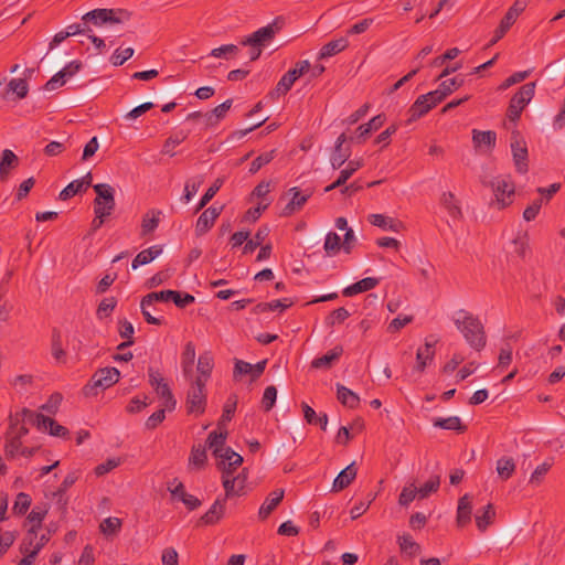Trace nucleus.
<instances>
[{"label":"nucleus","instance_id":"1","mask_svg":"<svg viewBox=\"0 0 565 565\" xmlns=\"http://www.w3.org/2000/svg\"><path fill=\"white\" fill-rule=\"evenodd\" d=\"M456 315L454 322L467 343L476 351H481L487 344V335L480 319L462 309Z\"/></svg>","mask_w":565,"mask_h":565},{"label":"nucleus","instance_id":"2","mask_svg":"<svg viewBox=\"0 0 565 565\" xmlns=\"http://www.w3.org/2000/svg\"><path fill=\"white\" fill-rule=\"evenodd\" d=\"M132 13L127 9H94L82 17L79 25L81 34L93 33L90 24L103 26L105 24H121L131 19Z\"/></svg>","mask_w":565,"mask_h":565},{"label":"nucleus","instance_id":"3","mask_svg":"<svg viewBox=\"0 0 565 565\" xmlns=\"http://www.w3.org/2000/svg\"><path fill=\"white\" fill-rule=\"evenodd\" d=\"M120 379V372L116 367L98 369L83 387L86 397L97 396L98 390H107L115 385Z\"/></svg>","mask_w":565,"mask_h":565},{"label":"nucleus","instance_id":"4","mask_svg":"<svg viewBox=\"0 0 565 565\" xmlns=\"http://www.w3.org/2000/svg\"><path fill=\"white\" fill-rule=\"evenodd\" d=\"M206 384L202 376H196L191 382L190 388L186 392L185 409L188 414L201 416L206 407Z\"/></svg>","mask_w":565,"mask_h":565},{"label":"nucleus","instance_id":"5","mask_svg":"<svg viewBox=\"0 0 565 565\" xmlns=\"http://www.w3.org/2000/svg\"><path fill=\"white\" fill-rule=\"evenodd\" d=\"M535 94V83L530 82L522 85L510 99L507 118L514 125L520 120L522 111L532 100Z\"/></svg>","mask_w":565,"mask_h":565},{"label":"nucleus","instance_id":"6","mask_svg":"<svg viewBox=\"0 0 565 565\" xmlns=\"http://www.w3.org/2000/svg\"><path fill=\"white\" fill-rule=\"evenodd\" d=\"M482 183L493 191L494 199L490 202V205H497L499 210H502L512 203L515 188L509 178H494L489 182L482 181Z\"/></svg>","mask_w":565,"mask_h":565},{"label":"nucleus","instance_id":"7","mask_svg":"<svg viewBox=\"0 0 565 565\" xmlns=\"http://www.w3.org/2000/svg\"><path fill=\"white\" fill-rule=\"evenodd\" d=\"M511 151L516 172L525 174L529 171V152L526 142L518 129H513L511 132Z\"/></svg>","mask_w":565,"mask_h":565},{"label":"nucleus","instance_id":"8","mask_svg":"<svg viewBox=\"0 0 565 565\" xmlns=\"http://www.w3.org/2000/svg\"><path fill=\"white\" fill-rule=\"evenodd\" d=\"M93 189L96 193V198L94 199V210L98 212L102 211L110 216L116 206L115 189L108 183L95 184L93 185Z\"/></svg>","mask_w":565,"mask_h":565},{"label":"nucleus","instance_id":"9","mask_svg":"<svg viewBox=\"0 0 565 565\" xmlns=\"http://www.w3.org/2000/svg\"><path fill=\"white\" fill-rule=\"evenodd\" d=\"M310 71V63L307 60L298 61L295 67L282 75L277 83L275 93L278 96L286 95L295 84V82Z\"/></svg>","mask_w":565,"mask_h":565},{"label":"nucleus","instance_id":"10","mask_svg":"<svg viewBox=\"0 0 565 565\" xmlns=\"http://www.w3.org/2000/svg\"><path fill=\"white\" fill-rule=\"evenodd\" d=\"M222 211H223V205H221V206L211 205L210 207L204 210L196 221L195 235L198 237H200V236H203L204 234H206L212 228V226L214 225L216 218L220 216Z\"/></svg>","mask_w":565,"mask_h":565},{"label":"nucleus","instance_id":"11","mask_svg":"<svg viewBox=\"0 0 565 565\" xmlns=\"http://www.w3.org/2000/svg\"><path fill=\"white\" fill-rule=\"evenodd\" d=\"M347 141L348 137L344 132L341 134L335 140L333 151L330 156V163L334 170L340 169L351 157V147L344 146Z\"/></svg>","mask_w":565,"mask_h":565},{"label":"nucleus","instance_id":"12","mask_svg":"<svg viewBox=\"0 0 565 565\" xmlns=\"http://www.w3.org/2000/svg\"><path fill=\"white\" fill-rule=\"evenodd\" d=\"M437 340L434 339L433 335H429L425 339V344L424 347H420L418 350H417V353H416V366H415V370L418 371V372H424L427 364L429 362L433 361L434 356H435V344H436Z\"/></svg>","mask_w":565,"mask_h":565},{"label":"nucleus","instance_id":"13","mask_svg":"<svg viewBox=\"0 0 565 565\" xmlns=\"http://www.w3.org/2000/svg\"><path fill=\"white\" fill-rule=\"evenodd\" d=\"M19 164V157L12 150L4 149L0 156V182H7Z\"/></svg>","mask_w":565,"mask_h":565},{"label":"nucleus","instance_id":"14","mask_svg":"<svg viewBox=\"0 0 565 565\" xmlns=\"http://www.w3.org/2000/svg\"><path fill=\"white\" fill-rule=\"evenodd\" d=\"M267 364V360H263L257 362L256 364H250L248 362L236 360L234 366V377L236 379L238 375H250L252 381L257 380L265 371Z\"/></svg>","mask_w":565,"mask_h":565},{"label":"nucleus","instance_id":"15","mask_svg":"<svg viewBox=\"0 0 565 565\" xmlns=\"http://www.w3.org/2000/svg\"><path fill=\"white\" fill-rule=\"evenodd\" d=\"M225 504V499H221V497H217L214 503L207 510V512L200 518L198 525L216 524L224 516Z\"/></svg>","mask_w":565,"mask_h":565},{"label":"nucleus","instance_id":"16","mask_svg":"<svg viewBox=\"0 0 565 565\" xmlns=\"http://www.w3.org/2000/svg\"><path fill=\"white\" fill-rule=\"evenodd\" d=\"M289 193L292 194V198L290 202L284 207L281 212L282 216H290L295 212L300 211L312 195V192L302 194L299 188L297 186L289 189Z\"/></svg>","mask_w":565,"mask_h":565},{"label":"nucleus","instance_id":"17","mask_svg":"<svg viewBox=\"0 0 565 565\" xmlns=\"http://www.w3.org/2000/svg\"><path fill=\"white\" fill-rule=\"evenodd\" d=\"M78 475L76 472H70L64 478L57 490L54 492V497L56 498V504L63 513L66 512L68 498L66 495L67 490L77 481Z\"/></svg>","mask_w":565,"mask_h":565},{"label":"nucleus","instance_id":"18","mask_svg":"<svg viewBox=\"0 0 565 565\" xmlns=\"http://www.w3.org/2000/svg\"><path fill=\"white\" fill-rule=\"evenodd\" d=\"M363 167V160H349L347 167L342 169L339 173V177L334 182L324 188V192H330L334 189H338L347 183V181L360 169Z\"/></svg>","mask_w":565,"mask_h":565},{"label":"nucleus","instance_id":"19","mask_svg":"<svg viewBox=\"0 0 565 565\" xmlns=\"http://www.w3.org/2000/svg\"><path fill=\"white\" fill-rule=\"evenodd\" d=\"M284 495L285 491L282 489H276L271 491L259 508V519L266 520L271 514V512L280 504V502L284 499Z\"/></svg>","mask_w":565,"mask_h":565},{"label":"nucleus","instance_id":"20","mask_svg":"<svg viewBox=\"0 0 565 565\" xmlns=\"http://www.w3.org/2000/svg\"><path fill=\"white\" fill-rule=\"evenodd\" d=\"M343 353L342 345H335L332 350L322 356L311 361V367L317 370H330Z\"/></svg>","mask_w":565,"mask_h":565},{"label":"nucleus","instance_id":"21","mask_svg":"<svg viewBox=\"0 0 565 565\" xmlns=\"http://www.w3.org/2000/svg\"><path fill=\"white\" fill-rule=\"evenodd\" d=\"M471 513H472V498L466 493L458 500L457 508V525L459 527H465L467 524L471 522Z\"/></svg>","mask_w":565,"mask_h":565},{"label":"nucleus","instance_id":"22","mask_svg":"<svg viewBox=\"0 0 565 565\" xmlns=\"http://www.w3.org/2000/svg\"><path fill=\"white\" fill-rule=\"evenodd\" d=\"M356 472H358V470L355 468L354 462L347 466L335 477L333 484H332V491L340 492V491L344 490L345 488H348L351 484V482L355 479Z\"/></svg>","mask_w":565,"mask_h":565},{"label":"nucleus","instance_id":"23","mask_svg":"<svg viewBox=\"0 0 565 565\" xmlns=\"http://www.w3.org/2000/svg\"><path fill=\"white\" fill-rule=\"evenodd\" d=\"M161 215L162 211L157 209H151L143 214L141 220V237H147L156 231L159 226Z\"/></svg>","mask_w":565,"mask_h":565},{"label":"nucleus","instance_id":"24","mask_svg":"<svg viewBox=\"0 0 565 565\" xmlns=\"http://www.w3.org/2000/svg\"><path fill=\"white\" fill-rule=\"evenodd\" d=\"M274 38L275 36L271 34V30L263 26V28L258 29L257 31L253 32L250 35L244 38L239 43L243 46L259 45L260 47H264Z\"/></svg>","mask_w":565,"mask_h":565},{"label":"nucleus","instance_id":"25","mask_svg":"<svg viewBox=\"0 0 565 565\" xmlns=\"http://www.w3.org/2000/svg\"><path fill=\"white\" fill-rule=\"evenodd\" d=\"M380 284V278L376 277H366L363 278L342 290V295L344 297H352L361 292L369 291L375 288Z\"/></svg>","mask_w":565,"mask_h":565},{"label":"nucleus","instance_id":"26","mask_svg":"<svg viewBox=\"0 0 565 565\" xmlns=\"http://www.w3.org/2000/svg\"><path fill=\"white\" fill-rule=\"evenodd\" d=\"M228 431L226 428L213 430L206 438V446L212 450L214 457L221 456L226 443Z\"/></svg>","mask_w":565,"mask_h":565},{"label":"nucleus","instance_id":"27","mask_svg":"<svg viewBox=\"0 0 565 565\" xmlns=\"http://www.w3.org/2000/svg\"><path fill=\"white\" fill-rule=\"evenodd\" d=\"M433 105L427 99H422L420 96L413 103V105L407 110L408 118L406 120V125H409L426 114H428L433 109Z\"/></svg>","mask_w":565,"mask_h":565},{"label":"nucleus","instance_id":"28","mask_svg":"<svg viewBox=\"0 0 565 565\" xmlns=\"http://www.w3.org/2000/svg\"><path fill=\"white\" fill-rule=\"evenodd\" d=\"M33 532L30 534H25L20 544V552L23 554V558L20 561L19 565H33L39 552L32 548L33 542L32 540Z\"/></svg>","mask_w":565,"mask_h":565},{"label":"nucleus","instance_id":"29","mask_svg":"<svg viewBox=\"0 0 565 565\" xmlns=\"http://www.w3.org/2000/svg\"><path fill=\"white\" fill-rule=\"evenodd\" d=\"M386 117L384 114H379L370 119L369 122L358 127L355 138L358 140H365L372 131L379 130L385 122Z\"/></svg>","mask_w":565,"mask_h":565},{"label":"nucleus","instance_id":"30","mask_svg":"<svg viewBox=\"0 0 565 565\" xmlns=\"http://www.w3.org/2000/svg\"><path fill=\"white\" fill-rule=\"evenodd\" d=\"M337 398L343 406L350 409H355L360 405L359 395L342 384H337Z\"/></svg>","mask_w":565,"mask_h":565},{"label":"nucleus","instance_id":"31","mask_svg":"<svg viewBox=\"0 0 565 565\" xmlns=\"http://www.w3.org/2000/svg\"><path fill=\"white\" fill-rule=\"evenodd\" d=\"M233 99L230 98L213 108L211 111L205 113L204 119L206 121V126H215L220 120H222L226 116V113L231 109Z\"/></svg>","mask_w":565,"mask_h":565},{"label":"nucleus","instance_id":"32","mask_svg":"<svg viewBox=\"0 0 565 565\" xmlns=\"http://www.w3.org/2000/svg\"><path fill=\"white\" fill-rule=\"evenodd\" d=\"M161 245H153L147 249L141 250L132 259L131 267L132 269H137L139 266L147 265L151 263L154 258H157L162 253Z\"/></svg>","mask_w":565,"mask_h":565},{"label":"nucleus","instance_id":"33","mask_svg":"<svg viewBox=\"0 0 565 565\" xmlns=\"http://www.w3.org/2000/svg\"><path fill=\"white\" fill-rule=\"evenodd\" d=\"M45 515L46 510L41 509L39 507L33 508L32 511L28 514L24 525H26V523H30L31 526L25 534H30V532L32 531V540H36L38 531L42 527V522L45 519Z\"/></svg>","mask_w":565,"mask_h":565},{"label":"nucleus","instance_id":"34","mask_svg":"<svg viewBox=\"0 0 565 565\" xmlns=\"http://www.w3.org/2000/svg\"><path fill=\"white\" fill-rule=\"evenodd\" d=\"M349 45V41L347 38H340L337 40H332L328 43H326L319 52V58H328L331 56H334L339 54L340 52L344 51Z\"/></svg>","mask_w":565,"mask_h":565},{"label":"nucleus","instance_id":"35","mask_svg":"<svg viewBox=\"0 0 565 565\" xmlns=\"http://www.w3.org/2000/svg\"><path fill=\"white\" fill-rule=\"evenodd\" d=\"M433 425L437 428L455 430L458 434H462L467 430V426L462 424L461 419L458 416H450L448 418H435L433 420Z\"/></svg>","mask_w":565,"mask_h":565},{"label":"nucleus","instance_id":"36","mask_svg":"<svg viewBox=\"0 0 565 565\" xmlns=\"http://www.w3.org/2000/svg\"><path fill=\"white\" fill-rule=\"evenodd\" d=\"M195 361V345L189 341L184 345V350L181 355L182 371L185 377L190 376L193 372V365Z\"/></svg>","mask_w":565,"mask_h":565},{"label":"nucleus","instance_id":"37","mask_svg":"<svg viewBox=\"0 0 565 565\" xmlns=\"http://www.w3.org/2000/svg\"><path fill=\"white\" fill-rule=\"evenodd\" d=\"M369 221L374 226L381 227L382 230H390L392 232H398L402 227V222L383 214H371L369 216Z\"/></svg>","mask_w":565,"mask_h":565},{"label":"nucleus","instance_id":"38","mask_svg":"<svg viewBox=\"0 0 565 565\" xmlns=\"http://www.w3.org/2000/svg\"><path fill=\"white\" fill-rule=\"evenodd\" d=\"M268 234H269V227L267 225H262L260 227H258L254 237L252 239L247 238V241L243 247V254H245V255L250 254L257 247H260L263 245V242L268 236Z\"/></svg>","mask_w":565,"mask_h":565},{"label":"nucleus","instance_id":"39","mask_svg":"<svg viewBox=\"0 0 565 565\" xmlns=\"http://www.w3.org/2000/svg\"><path fill=\"white\" fill-rule=\"evenodd\" d=\"M497 141V134L492 130H472V142L476 148L486 146L488 148H494Z\"/></svg>","mask_w":565,"mask_h":565},{"label":"nucleus","instance_id":"40","mask_svg":"<svg viewBox=\"0 0 565 565\" xmlns=\"http://www.w3.org/2000/svg\"><path fill=\"white\" fill-rule=\"evenodd\" d=\"M207 461L206 447L201 444H194L191 448L189 465L196 469L205 467Z\"/></svg>","mask_w":565,"mask_h":565},{"label":"nucleus","instance_id":"41","mask_svg":"<svg viewBox=\"0 0 565 565\" xmlns=\"http://www.w3.org/2000/svg\"><path fill=\"white\" fill-rule=\"evenodd\" d=\"M397 542L401 552L408 555L409 557H414L420 552V545L417 542H415L413 536L408 533L399 535Z\"/></svg>","mask_w":565,"mask_h":565},{"label":"nucleus","instance_id":"42","mask_svg":"<svg viewBox=\"0 0 565 565\" xmlns=\"http://www.w3.org/2000/svg\"><path fill=\"white\" fill-rule=\"evenodd\" d=\"M22 420L30 423L35 426L40 431H46V419L47 417L41 413L33 412L29 408H22L21 411Z\"/></svg>","mask_w":565,"mask_h":565},{"label":"nucleus","instance_id":"43","mask_svg":"<svg viewBox=\"0 0 565 565\" xmlns=\"http://www.w3.org/2000/svg\"><path fill=\"white\" fill-rule=\"evenodd\" d=\"M495 518L493 504L488 503L481 514L476 515V525L480 532H484Z\"/></svg>","mask_w":565,"mask_h":565},{"label":"nucleus","instance_id":"44","mask_svg":"<svg viewBox=\"0 0 565 565\" xmlns=\"http://www.w3.org/2000/svg\"><path fill=\"white\" fill-rule=\"evenodd\" d=\"M214 366L213 356L210 352H204L199 356L198 360V376H202L203 380H205V383L211 376L212 370Z\"/></svg>","mask_w":565,"mask_h":565},{"label":"nucleus","instance_id":"45","mask_svg":"<svg viewBox=\"0 0 565 565\" xmlns=\"http://www.w3.org/2000/svg\"><path fill=\"white\" fill-rule=\"evenodd\" d=\"M22 447L19 436H12V431L6 433L4 454L7 459H13L20 454Z\"/></svg>","mask_w":565,"mask_h":565},{"label":"nucleus","instance_id":"46","mask_svg":"<svg viewBox=\"0 0 565 565\" xmlns=\"http://www.w3.org/2000/svg\"><path fill=\"white\" fill-rule=\"evenodd\" d=\"M515 471V462L511 457H502L497 461V472L502 480L510 479Z\"/></svg>","mask_w":565,"mask_h":565},{"label":"nucleus","instance_id":"47","mask_svg":"<svg viewBox=\"0 0 565 565\" xmlns=\"http://www.w3.org/2000/svg\"><path fill=\"white\" fill-rule=\"evenodd\" d=\"M236 396L228 397L224 407H223V414L221 418L217 422V428L221 430L222 428H226V423L231 422L235 411H236Z\"/></svg>","mask_w":565,"mask_h":565},{"label":"nucleus","instance_id":"48","mask_svg":"<svg viewBox=\"0 0 565 565\" xmlns=\"http://www.w3.org/2000/svg\"><path fill=\"white\" fill-rule=\"evenodd\" d=\"M440 203L452 217L457 218L461 216V209L458 205L455 194L452 192L443 193Z\"/></svg>","mask_w":565,"mask_h":565},{"label":"nucleus","instance_id":"49","mask_svg":"<svg viewBox=\"0 0 565 565\" xmlns=\"http://www.w3.org/2000/svg\"><path fill=\"white\" fill-rule=\"evenodd\" d=\"M342 248L341 238L335 232H329L324 239L323 249L328 256L337 255Z\"/></svg>","mask_w":565,"mask_h":565},{"label":"nucleus","instance_id":"50","mask_svg":"<svg viewBox=\"0 0 565 565\" xmlns=\"http://www.w3.org/2000/svg\"><path fill=\"white\" fill-rule=\"evenodd\" d=\"M173 295V290L167 289V290H160V291H153L148 295H146L141 299V305L143 306H152L156 301H171Z\"/></svg>","mask_w":565,"mask_h":565},{"label":"nucleus","instance_id":"51","mask_svg":"<svg viewBox=\"0 0 565 565\" xmlns=\"http://www.w3.org/2000/svg\"><path fill=\"white\" fill-rule=\"evenodd\" d=\"M188 138V134H184L183 131H180L173 136H170L167 138V140L163 143L161 152L163 154H170L171 157L175 156V152L173 149L183 142Z\"/></svg>","mask_w":565,"mask_h":565},{"label":"nucleus","instance_id":"52","mask_svg":"<svg viewBox=\"0 0 565 565\" xmlns=\"http://www.w3.org/2000/svg\"><path fill=\"white\" fill-rule=\"evenodd\" d=\"M51 351H52V355L57 361L64 360V358L66 355L65 351L62 348L61 332L56 328H54L52 331Z\"/></svg>","mask_w":565,"mask_h":565},{"label":"nucleus","instance_id":"53","mask_svg":"<svg viewBox=\"0 0 565 565\" xmlns=\"http://www.w3.org/2000/svg\"><path fill=\"white\" fill-rule=\"evenodd\" d=\"M440 487V476L435 475L429 478L419 489H417L418 498L426 499L430 493L436 492Z\"/></svg>","mask_w":565,"mask_h":565},{"label":"nucleus","instance_id":"54","mask_svg":"<svg viewBox=\"0 0 565 565\" xmlns=\"http://www.w3.org/2000/svg\"><path fill=\"white\" fill-rule=\"evenodd\" d=\"M222 484L225 490V494L224 497H221V499H225V502L230 498L242 497L245 494V491L238 490V488L235 484V480H232L231 476L222 475Z\"/></svg>","mask_w":565,"mask_h":565},{"label":"nucleus","instance_id":"55","mask_svg":"<svg viewBox=\"0 0 565 565\" xmlns=\"http://www.w3.org/2000/svg\"><path fill=\"white\" fill-rule=\"evenodd\" d=\"M31 497L25 492L18 493L14 504L12 507V512L15 515H23L26 513L31 505Z\"/></svg>","mask_w":565,"mask_h":565},{"label":"nucleus","instance_id":"56","mask_svg":"<svg viewBox=\"0 0 565 565\" xmlns=\"http://www.w3.org/2000/svg\"><path fill=\"white\" fill-rule=\"evenodd\" d=\"M275 158V150H271V151H268V152H264V153H260L258 157H256L252 163H250V167H249V172L252 174H255L256 172H258L264 166L268 164L269 162H271Z\"/></svg>","mask_w":565,"mask_h":565},{"label":"nucleus","instance_id":"57","mask_svg":"<svg viewBox=\"0 0 565 565\" xmlns=\"http://www.w3.org/2000/svg\"><path fill=\"white\" fill-rule=\"evenodd\" d=\"M223 184L222 179H216L215 182L206 190V192L202 195L198 206L196 212L201 211L205 207V205L215 196Z\"/></svg>","mask_w":565,"mask_h":565},{"label":"nucleus","instance_id":"58","mask_svg":"<svg viewBox=\"0 0 565 565\" xmlns=\"http://www.w3.org/2000/svg\"><path fill=\"white\" fill-rule=\"evenodd\" d=\"M8 90L17 94L19 99L26 97L29 86L25 78H12L8 84Z\"/></svg>","mask_w":565,"mask_h":565},{"label":"nucleus","instance_id":"59","mask_svg":"<svg viewBox=\"0 0 565 565\" xmlns=\"http://www.w3.org/2000/svg\"><path fill=\"white\" fill-rule=\"evenodd\" d=\"M531 74V71L527 70V71H520V72H515L513 73L512 75H510L509 77H507L498 87L499 90H505L508 89L509 87H511L512 85H515V84H519L521 82H523L524 79H526Z\"/></svg>","mask_w":565,"mask_h":565},{"label":"nucleus","instance_id":"60","mask_svg":"<svg viewBox=\"0 0 565 565\" xmlns=\"http://www.w3.org/2000/svg\"><path fill=\"white\" fill-rule=\"evenodd\" d=\"M46 422V431L51 436L61 437L64 439L70 438V431L66 427L60 425L57 422H55L53 418L47 417Z\"/></svg>","mask_w":565,"mask_h":565},{"label":"nucleus","instance_id":"61","mask_svg":"<svg viewBox=\"0 0 565 565\" xmlns=\"http://www.w3.org/2000/svg\"><path fill=\"white\" fill-rule=\"evenodd\" d=\"M117 306V299L115 297L104 298L97 308L96 315L99 319L109 317Z\"/></svg>","mask_w":565,"mask_h":565},{"label":"nucleus","instance_id":"62","mask_svg":"<svg viewBox=\"0 0 565 565\" xmlns=\"http://www.w3.org/2000/svg\"><path fill=\"white\" fill-rule=\"evenodd\" d=\"M277 399V388L274 385H269L265 388L262 398V408L264 412H269L275 406Z\"/></svg>","mask_w":565,"mask_h":565},{"label":"nucleus","instance_id":"63","mask_svg":"<svg viewBox=\"0 0 565 565\" xmlns=\"http://www.w3.org/2000/svg\"><path fill=\"white\" fill-rule=\"evenodd\" d=\"M350 317V312L344 308L340 307L330 312L326 318V326L333 327L335 323H342Z\"/></svg>","mask_w":565,"mask_h":565},{"label":"nucleus","instance_id":"64","mask_svg":"<svg viewBox=\"0 0 565 565\" xmlns=\"http://www.w3.org/2000/svg\"><path fill=\"white\" fill-rule=\"evenodd\" d=\"M171 301L180 309H184L185 307L192 305L195 301L193 295L185 291L173 290Z\"/></svg>","mask_w":565,"mask_h":565}]
</instances>
